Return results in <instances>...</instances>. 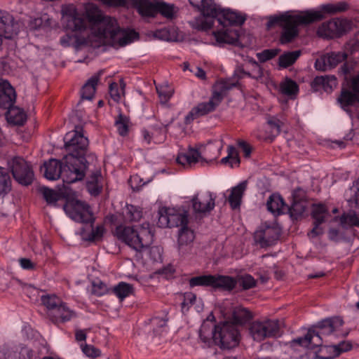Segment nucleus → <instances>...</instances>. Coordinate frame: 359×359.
Instances as JSON below:
<instances>
[{
  "mask_svg": "<svg viewBox=\"0 0 359 359\" xmlns=\"http://www.w3.org/2000/svg\"><path fill=\"white\" fill-rule=\"evenodd\" d=\"M280 90L284 95H293L297 93L299 88L295 81L290 79H287L280 84Z\"/></svg>",
  "mask_w": 359,
  "mask_h": 359,
  "instance_id": "47",
  "label": "nucleus"
},
{
  "mask_svg": "<svg viewBox=\"0 0 359 359\" xmlns=\"http://www.w3.org/2000/svg\"><path fill=\"white\" fill-rule=\"evenodd\" d=\"M306 201L305 191L300 189H296L292 193V201Z\"/></svg>",
  "mask_w": 359,
  "mask_h": 359,
  "instance_id": "60",
  "label": "nucleus"
},
{
  "mask_svg": "<svg viewBox=\"0 0 359 359\" xmlns=\"http://www.w3.org/2000/svg\"><path fill=\"white\" fill-rule=\"evenodd\" d=\"M233 322L238 327V325H243L252 318V313L247 309L241 306L235 307L232 312Z\"/></svg>",
  "mask_w": 359,
  "mask_h": 359,
  "instance_id": "32",
  "label": "nucleus"
},
{
  "mask_svg": "<svg viewBox=\"0 0 359 359\" xmlns=\"http://www.w3.org/2000/svg\"><path fill=\"white\" fill-rule=\"evenodd\" d=\"M266 206L268 210L272 213H286L287 205L280 195L272 194L266 202Z\"/></svg>",
  "mask_w": 359,
  "mask_h": 359,
  "instance_id": "30",
  "label": "nucleus"
},
{
  "mask_svg": "<svg viewBox=\"0 0 359 359\" xmlns=\"http://www.w3.org/2000/svg\"><path fill=\"white\" fill-rule=\"evenodd\" d=\"M340 224L343 228L347 229L351 226L359 227V217L354 211L344 213L340 217Z\"/></svg>",
  "mask_w": 359,
  "mask_h": 359,
  "instance_id": "39",
  "label": "nucleus"
},
{
  "mask_svg": "<svg viewBox=\"0 0 359 359\" xmlns=\"http://www.w3.org/2000/svg\"><path fill=\"white\" fill-rule=\"evenodd\" d=\"M280 232L276 227L262 224L254 233L255 243L261 248H267L273 245L278 239Z\"/></svg>",
  "mask_w": 359,
  "mask_h": 359,
  "instance_id": "15",
  "label": "nucleus"
},
{
  "mask_svg": "<svg viewBox=\"0 0 359 359\" xmlns=\"http://www.w3.org/2000/svg\"><path fill=\"white\" fill-rule=\"evenodd\" d=\"M42 304L46 306L48 311V315L53 314V311L63 303V302L55 294L42 295L41 297Z\"/></svg>",
  "mask_w": 359,
  "mask_h": 359,
  "instance_id": "35",
  "label": "nucleus"
},
{
  "mask_svg": "<svg viewBox=\"0 0 359 359\" xmlns=\"http://www.w3.org/2000/svg\"><path fill=\"white\" fill-rule=\"evenodd\" d=\"M280 50L278 48L265 49L260 53H257V57L261 62H265L273 57H275Z\"/></svg>",
  "mask_w": 359,
  "mask_h": 359,
  "instance_id": "50",
  "label": "nucleus"
},
{
  "mask_svg": "<svg viewBox=\"0 0 359 359\" xmlns=\"http://www.w3.org/2000/svg\"><path fill=\"white\" fill-rule=\"evenodd\" d=\"M68 154L62 161L52 158L46 162L41 169L50 180L62 177L64 183L72 184L82 180L90 166L96 167L97 157L88 151V140L76 130L67 133L64 137Z\"/></svg>",
  "mask_w": 359,
  "mask_h": 359,
  "instance_id": "1",
  "label": "nucleus"
},
{
  "mask_svg": "<svg viewBox=\"0 0 359 359\" xmlns=\"http://www.w3.org/2000/svg\"><path fill=\"white\" fill-rule=\"evenodd\" d=\"M322 343L323 339L320 337L318 331L313 328L309 329L304 337H297L290 341L291 347L299 345L311 351L318 348Z\"/></svg>",
  "mask_w": 359,
  "mask_h": 359,
  "instance_id": "19",
  "label": "nucleus"
},
{
  "mask_svg": "<svg viewBox=\"0 0 359 359\" xmlns=\"http://www.w3.org/2000/svg\"><path fill=\"white\" fill-rule=\"evenodd\" d=\"M333 348L334 355L339 356L342 352L351 350L352 345L349 342L341 341L337 345H333Z\"/></svg>",
  "mask_w": 359,
  "mask_h": 359,
  "instance_id": "55",
  "label": "nucleus"
},
{
  "mask_svg": "<svg viewBox=\"0 0 359 359\" xmlns=\"http://www.w3.org/2000/svg\"><path fill=\"white\" fill-rule=\"evenodd\" d=\"M20 266L22 269L27 270H33L36 267V264L33 263L29 259L21 258L19 260Z\"/></svg>",
  "mask_w": 359,
  "mask_h": 359,
  "instance_id": "61",
  "label": "nucleus"
},
{
  "mask_svg": "<svg viewBox=\"0 0 359 359\" xmlns=\"http://www.w3.org/2000/svg\"><path fill=\"white\" fill-rule=\"evenodd\" d=\"M76 316L74 311L71 310L65 303H62L56 310L53 311V314H49L51 320L57 323L59 321L66 322L71 320Z\"/></svg>",
  "mask_w": 359,
  "mask_h": 359,
  "instance_id": "28",
  "label": "nucleus"
},
{
  "mask_svg": "<svg viewBox=\"0 0 359 359\" xmlns=\"http://www.w3.org/2000/svg\"><path fill=\"white\" fill-rule=\"evenodd\" d=\"M114 234L118 240L122 241L137 252H141L147 248L152 240L150 231L143 227L137 230L133 226L119 225L116 226Z\"/></svg>",
  "mask_w": 359,
  "mask_h": 359,
  "instance_id": "6",
  "label": "nucleus"
},
{
  "mask_svg": "<svg viewBox=\"0 0 359 359\" xmlns=\"http://www.w3.org/2000/svg\"><path fill=\"white\" fill-rule=\"evenodd\" d=\"M113 292L120 299H123L133 292V285L124 282L119 283L113 288Z\"/></svg>",
  "mask_w": 359,
  "mask_h": 359,
  "instance_id": "44",
  "label": "nucleus"
},
{
  "mask_svg": "<svg viewBox=\"0 0 359 359\" xmlns=\"http://www.w3.org/2000/svg\"><path fill=\"white\" fill-rule=\"evenodd\" d=\"M100 177L101 172L100 169L95 168V170L92 172L87 182V189L92 195H98L101 191L102 187L98 184V180Z\"/></svg>",
  "mask_w": 359,
  "mask_h": 359,
  "instance_id": "36",
  "label": "nucleus"
},
{
  "mask_svg": "<svg viewBox=\"0 0 359 359\" xmlns=\"http://www.w3.org/2000/svg\"><path fill=\"white\" fill-rule=\"evenodd\" d=\"M215 197L212 194L207 192L199 196L196 195L191 199V206L195 213L205 214L210 212L215 208Z\"/></svg>",
  "mask_w": 359,
  "mask_h": 359,
  "instance_id": "20",
  "label": "nucleus"
},
{
  "mask_svg": "<svg viewBox=\"0 0 359 359\" xmlns=\"http://www.w3.org/2000/svg\"><path fill=\"white\" fill-rule=\"evenodd\" d=\"M194 238V231L187 225L180 229L177 238V248L180 254L184 255L190 252Z\"/></svg>",
  "mask_w": 359,
  "mask_h": 359,
  "instance_id": "21",
  "label": "nucleus"
},
{
  "mask_svg": "<svg viewBox=\"0 0 359 359\" xmlns=\"http://www.w3.org/2000/svg\"><path fill=\"white\" fill-rule=\"evenodd\" d=\"M209 330L210 327L208 326V323H206V321H204L199 331L200 338L203 342H207L209 340V337L207 335V333L208 332Z\"/></svg>",
  "mask_w": 359,
  "mask_h": 359,
  "instance_id": "59",
  "label": "nucleus"
},
{
  "mask_svg": "<svg viewBox=\"0 0 359 359\" xmlns=\"http://www.w3.org/2000/svg\"><path fill=\"white\" fill-rule=\"evenodd\" d=\"M67 28L72 31H82L86 28V22L80 17L70 15L67 18Z\"/></svg>",
  "mask_w": 359,
  "mask_h": 359,
  "instance_id": "43",
  "label": "nucleus"
},
{
  "mask_svg": "<svg viewBox=\"0 0 359 359\" xmlns=\"http://www.w3.org/2000/svg\"><path fill=\"white\" fill-rule=\"evenodd\" d=\"M167 320L165 318L154 317L151 319V323L154 326L161 328L166 325Z\"/></svg>",
  "mask_w": 359,
  "mask_h": 359,
  "instance_id": "64",
  "label": "nucleus"
},
{
  "mask_svg": "<svg viewBox=\"0 0 359 359\" xmlns=\"http://www.w3.org/2000/svg\"><path fill=\"white\" fill-rule=\"evenodd\" d=\"M130 4L137 12L144 17H154L157 14V2L150 0H127L126 6Z\"/></svg>",
  "mask_w": 359,
  "mask_h": 359,
  "instance_id": "23",
  "label": "nucleus"
},
{
  "mask_svg": "<svg viewBox=\"0 0 359 359\" xmlns=\"http://www.w3.org/2000/svg\"><path fill=\"white\" fill-rule=\"evenodd\" d=\"M20 353L7 348L0 350V359H20Z\"/></svg>",
  "mask_w": 359,
  "mask_h": 359,
  "instance_id": "56",
  "label": "nucleus"
},
{
  "mask_svg": "<svg viewBox=\"0 0 359 359\" xmlns=\"http://www.w3.org/2000/svg\"><path fill=\"white\" fill-rule=\"evenodd\" d=\"M11 169L14 179L22 185H29L34 180V172L26 161L20 157L13 158Z\"/></svg>",
  "mask_w": 359,
  "mask_h": 359,
  "instance_id": "14",
  "label": "nucleus"
},
{
  "mask_svg": "<svg viewBox=\"0 0 359 359\" xmlns=\"http://www.w3.org/2000/svg\"><path fill=\"white\" fill-rule=\"evenodd\" d=\"M352 28V22L347 19H332L323 22L318 29L317 33L324 38H339L346 34Z\"/></svg>",
  "mask_w": 359,
  "mask_h": 359,
  "instance_id": "12",
  "label": "nucleus"
},
{
  "mask_svg": "<svg viewBox=\"0 0 359 359\" xmlns=\"http://www.w3.org/2000/svg\"><path fill=\"white\" fill-rule=\"evenodd\" d=\"M124 217L128 222H138L142 217V212L138 208L133 205H128Z\"/></svg>",
  "mask_w": 359,
  "mask_h": 359,
  "instance_id": "45",
  "label": "nucleus"
},
{
  "mask_svg": "<svg viewBox=\"0 0 359 359\" xmlns=\"http://www.w3.org/2000/svg\"><path fill=\"white\" fill-rule=\"evenodd\" d=\"M329 215V211L325 205L313 204L312 206L311 216L314 220V226L308 235L312 237H316L323 234V229L320 227V225L325 222V219Z\"/></svg>",
  "mask_w": 359,
  "mask_h": 359,
  "instance_id": "18",
  "label": "nucleus"
},
{
  "mask_svg": "<svg viewBox=\"0 0 359 359\" xmlns=\"http://www.w3.org/2000/svg\"><path fill=\"white\" fill-rule=\"evenodd\" d=\"M21 23L9 13L0 10V37L12 39L19 33Z\"/></svg>",
  "mask_w": 359,
  "mask_h": 359,
  "instance_id": "16",
  "label": "nucleus"
},
{
  "mask_svg": "<svg viewBox=\"0 0 359 359\" xmlns=\"http://www.w3.org/2000/svg\"><path fill=\"white\" fill-rule=\"evenodd\" d=\"M267 123L269 125L271 129L272 130V133H275L276 135H278L280 133L283 123L278 118L271 116L268 118Z\"/></svg>",
  "mask_w": 359,
  "mask_h": 359,
  "instance_id": "54",
  "label": "nucleus"
},
{
  "mask_svg": "<svg viewBox=\"0 0 359 359\" xmlns=\"http://www.w3.org/2000/svg\"><path fill=\"white\" fill-rule=\"evenodd\" d=\"M210 334L213 344L223 351L236 348L241 339L237 326L230 321H222L215 324Z\"/></svg>",
  "mask_w": 359,
  "mask_h": 359,
  "instance_id": "5",
  "label": "nucleus"
},
{
  "mask_svg": "<svg viewBox=\"0 0 359 359\" xmlns=\"http://www.w3.org/2000/svg\"><path fill=\"white\" fill-rule=\"evenodd\" d=\"M63 208L72 219L83 224L81 231L84 240L97 242L102 239L104 228L102 226H97L93 229L95 219L88 205L79 201H72L65 204Z\"/></svg>",
  "mask_w": 359,
  "mask_h": 359,
  "instance_id": "4",
  "label": "nucleus"
},
{
  "mask_svg": "<svg viewBox=\"0 0 359 359\" xmlns=\"http://www.w3.org/2000/svg\"><path fill=\"white\" fill-rule=\"evenodd\" d=\"M247 187V182L243 181L238 184L236 187L232 188L231 194L228 198V201L231 208L233 210L240 208L241 199L243 196L244 191Z\"/></svg>",
  "mask_w": 359,
  "mask_h": 359,
  "instance_id": "29",
  "label": "nucleus"
},
{
  "mask_svg": "<svg viewBox=\"0 0 359 359\" xmlns=\"http://www.w3.org/2000/svg\"><path fill=\"white\" fill-rule=\"evenodd\" d=\"M228 156L230 158H235L236 159V164L239 165L240 163V158L238 156V152L236 150V149L233 146H229L228 147Z\"/></svg>",
  "mask_w": 359,
  "mask_h": 359,
  "instance_id": "63",
  "label": "nucleus"
},
{
  "mask_svg": "<svg viewBox=\"0 0 359 359\" xmlns=\"http://www.w3.org/2000/svg\"><path fill=\"white\" fill-rule=\"evenodd\" d=\"M337 100L341 106L344 108L353 105L355 102L358 101L359 96L348 90L342 89L341 95Z\"/></svg>",
  "mask_w": 359,
  "mask_h": 359,
  "instance_id": "40",
  "label": "nucleus"
},
{
  "mask_svg": "<svg viewBox=\"0 0 359 359\" xmlns=\"http://www.w3.org/2000/svg\"><path fill=\"white\" fill-rule=\"evenodd\" d=\"M238 144L239 147L242 149L243 152L244 153L245 157H250V154L252 152V149L250 146L243 140H239Z\"/></svg>",
  "mask_w": 359,
  "mask_h": 359,
  "instance_id": "62",
  "label": "nucleus"
},
{
  "mask_svg": "<svg viewBox=\"0 0 359 359\" xmlns=\"http://www.w3.org/2000/svg\"><path fill=\"white\" fill-rule=\"evenodd\" d=\"M245 20L244 17L229 9H222L220 16L218 17V22L223 27L229 25H241Z\"/></svg>",
  "mask_w": 359,
  "mask_h": 359,
  "instance_id": "26",
  "label": "nucleus"
},
{
  "mask_svg": "<svg viewBox=\"0 0 359 359\" xmlns=\"http://www.w3.org/2000/svg\"><path fill=\"white\" fill-rule=\"evenodd\" d=\"M337 86V79L335 76L325 75L316 76L311 83V87L315 91L320 88L327 93H330Z\"/></svg>",
  "mask_w": 359,
  "mask_h": 359,
  "instance_id": "24",
  "label": "nucleus"
},
{
  "mask_svg": "<svg viewBox=\"0 0 359 359\" xmlns=\"http://www.w3.org/2000/svg\"><path fill=\"white\" fill-rule=\"evenodd\" d=\"M103 71L100 70L96 74L90 77L83 85L81 89V99L90 100L93 99L96 90V86Z\"/></svg>",
  "mask_w": 359,
  "mask_h": 359,
  "instance_id": "27",
  "label": "nucleus"
},
{
  "mask_svg": "<svg viewBox=\"0 0 359 359\" xmlns=\"http://www.w3.org/2000/svg\"><path fill=\"white\" fill-rule=\"evenodd\" d=\"M349 8L348 3L340 1L337 4H327L320 6V11H306L297 15L283 14L280 16L270 17L266 23L269 29L276 25L283 29L280 36L283 44L291 42L299 34L297 27L309 25L325 18L324 13L336 14L347 11Z\"/></svg>",
  "mask_w": 359,
  "mask_h": 359,
  "instance_id": "2",
  "label": "nucleus"
},
{
  "mask_svg": "<svg viewBox=\"0 0 359 359\" xmlns=\"http://www.w3.org/2000/svg\"><path fill=\"white\" fill-rule=\"evenodd\" d=\"M11 190V180L6 170L0 167V196H5Z\"/></svg>",
  "mask_w": 359,
  "mask_h": 359,
  "instance_id": "42",
  "label": "nucleus"
},
{
  "mask_svg": "<svg viewBox=\"0 0 359 359\" xmlns=\"http://www.w3.org/2000/svg\"><path fill=\"white\" fill-rule=\"evenodd\" d=\"M344 324L343 320L339 317H333L323 320L319 322L315 328H318L321 331L318 332L320 334V337L323 334H330L337 330L339 327H341Z\"/></svg>",
  "mask_w": 359,
  "mask_h": 359,
  "instance_id": "25",
  "label": "nucleus"
},
{
  "mask_svg": "<svg viewBox=\"0 0 359 359\" xmlns=\"http://www.w3.org/2000/svg\"><path fill=\"white\" fill-rule=\"evenodd\" d=\"M109 93H110L111 98L114 101H116V102L119 101L121 95V93L119 92V90H118V84L114 82L110 84Z\"/></svg>",
  "mask_w": 359,
  "mask_h": 359,
  "instance_id": "57",
  "label": "nucleus"
},
{
  "mask_svg": "<svg viewBox=\"0 0 359 359\" xmlns=\"http://www.w3.org/2000/svg\"><path fill=\"white\" fill-rule=\"evenodd\" d=\"M346 52H332L323 55L315 62V67L317 70L327 71L334 68L338 64L345 61L347 58Z\"/></svg>",
  "mask_w": 359,
  "mask_h": 359,
  "instance_id": "17",
  "label": "nucleus"
},
{
  "mask_svg": "<svg viewBox=\"0 0 359 359\" xmlns=\"http://www.w3.org/2000/svg\"><path fill=\"white\" fill-rule=\"evenodd\" d=\"M210 147H205L203 144L196 145V147H189L187 151L181 152L177 157V162L184 167H191L192 165L198 162L208 163L207 158L210 161L217 158L218 149H215L216 155H212Z\"/></svg>",
  "mask_w": 359,
  "mask_h": 359,
  "instance_id": "9",
  "label": "nucleus"
},
{
  "mask_svg": "<svg viewBox=\"0 0 359 359\" xmlns=\"http://www.w3.org/2000/svg\"><path fill=\"white\" fill-rule=\"evenodd\" d=\"M85 11L89 22L93 25L94 34L104 43L112 46H123L138 38L136 32L121 29L115 18L104 16L95 4H86Z\"/></svg>",
  "mask_w": 359,
  "mask_h": 359,
  "instance_id": "3",
  "label": "nucleus"
},
{
  "mask_svg": "<svg viewBox=\"0 0 359 359\" xmlns=\"http://www.w3.org/2000/svg\"><path fill=\"white\" fill-rule=\"evenodd\" d=\"M213 34L219 43L235 44L239 37L238 32L231 29L214 32Z\"/></svg>",
  "mask_w": 359,
  "mask_h": 359,
  "instance_id": "31",
  "label": "nucleus"
},
{
  "mask_svg": "<svg viewBox=\"0 0 359 359\" xmlns=\"http://www.w3.org/2000/svg\"><path fill=\"white\" fill-rule=\"evenodd\" d=\"M92 286V294L98 297L104 295L109 290L106 284L101 280L93 281Z\"/></svg>",
  "mask_w": 359,
  "mask_h": 359,
  "instance_id": "53",
  "label": "nucleus"
},
{
  "mask_svg": "<svg viewBox=\"0 0 359 359\" xmlns=\"http://www.w3.org/2000/svg\"><path fill=\"white\" fill-rule=\"evenodd\" d=\"M249 332L253 339L257 341L266 338H276L281 335L279 321L271 319L252 322L250 325Z\"/></svg>",
  "mask_w": 359,
  "mask_h": 359,
  "instance_id": "10",
  "label": "nucleus"
},
{
  "mask_svg": "<svg viewBox=\"0 0 359 359\" xmlns=\"http://www.w3.org/2000/svg\"><path fill=\"white\" fill-rule=\"evenodd\" d=\"M160 13L163 16L172 19L174 17L175 11L172 5L164 2H157V13Z\"/></svg>",
  "mask_w": 359,
  "mask_h": 359,
  "instance_id": "49",
  "label": "nucleus"
},
{
  "mask_svg": "<svg viewBox=\"0 0 359 359\" xmlns=\"http://www.w3.org/2000/svg\"><path fill=\"white\" fill-rule=\"evenodd\" d=\"M228 85L226 82H218L214 86L212 95L210 100L207 102H202L193 108L191 111L185 117V123L189 124L191 122L200 116H204L211 111H213L216 107L221 103L226 93L231 89L232 86Z\"/></svg>",
  "mask_w": 359,
  "mask_h": 359,
  "instance_id": "7",
  "label": "nucleus"
},
{
  "mask_svg": "<svg viewBox=\"0 0 359 359\" xmlns=\"http://www.w3.org/2000/svg\"><path fill=\"white\" fill-rule=\"evenodd\" d=\"M250 63L252 65V69L250 72H245L244 69H241L240 72L243 75L251 77L257 81H263L264 72L262 67L254 60H250Z\"/></svg>",
  "mask_w": 359,
  "mask_h": 359,
  "instance_id": "41",
  "label": "nucleus"
},
{
  "mask_svg": "<svg viewBox=\"0 0 359 359\" xmlns=\"http://www.w3.org/2000/svg\"><path fill=\"white\" fill-rule=\"evenodd\" d=\"M201 2L203 17L196 18L193 26L198 30L206 31L212 27L214 18L218 20L222 9L212 0H202Z\"/></svg>",
  "mask_w": 359,
  "mask_h": 359,
  "instance_id": "11",
  "label": "nucleus"
},
{
  "mask_svg": "<svg viewBox=\"0 0 359 359\" xmlns=\"http://www.w3.org/2000/svg\"><path fill=\"white\" fill-rule=\"evenodd\" d=\"M128 122L129 118L120 114L118 118L116 120V126L120 135L125 136L128 132Z\"/></svg>",
  "mask_w": 359,
  "mask_h": 359,
  "instance_id": "48",
  "label": "nucleus"
},
{
  "mask_svg": "<svg viewBox=\"0 0 359 359\" xmlns=\"http://www.w3.org/2000/svg\"><path fill=\"white\" fill-rule=\"evenodd\" d=\"M39 191L48 205H56V203L62 198L60 193L46 187H40Z\"/></svg>",
  "mask_w": 359,
  "mask_h": 359,
  "instance_id": "37",
  "label": "nucleus"
},
{
  "mask_svg": "<svg viewBox=\"0 0 359 359\" xmlns=\"http://www.w3.org/2000/svg\"><path fill=\"white\" fill-rule=\"evenodd\" d=\"M190 288L194 287H211L215 290L231 291L235 288L236 282L232 277L223 275H201L189 279Z\"/></svg>",
  "mask_w": 359,
  "mask_h": 359,
  "instance_id": "8",
  "label": "nucleus"
},
{
  "mask_svg": "<svg viewBox=\"0 0 359 359\" xmlns=\"http://www.w3.org/2000/svg\"><path fill=\"white\" fill-rule=\"evenodd\" d=\"M301 54L299 50L285 52L278 57V65L282 68H287L297 61Z\"/></svg>",
  "mask_w": 359,
  "mask_h": 359,
  "instance_id": "34",
  "label": "nucleus"
},
{
  "mask_svg": "<svg viewBox=\"0 0 359 359\" xmlns=\"http://www.w3.org/2000/svg\"><path fill=\"white\" fill-rule=\"evenodd\" d=\"M149 256L155 262L161 260V250L158 246H152L149 249Z\"/></svg>",
  "mask_w": 359,
  "mask_h": 359,
  "instance_id": "58",
  "label": "nucleus"
},
{
  "mask_svg": "<svg viewBox=\"0 0 359 359\" xmlns=\"http://www.w3.org/2000/svg\"><path fill=\"white\" fill-rule=\"evenodd\" d=\"M16 99L15 89L8 81H0V108L11 109Z\"/></svg>",
  "mask_w": 359,
  "mask_h": 359,
  "instance_id": "22",
  "label": "nucleus"
},
{
  "mask_svg": "<svg viewBox=\"0 0 359 359\" xmlns=\"http://www.w3.org/2000/svg\"><path fill=\"white\" fill-rule=\"evenodd\" d=\"M307 205V201H292L290 206L287 205L286 213H289L292 219L297 220L303 216Z\"/></svg>",
  "mask_w": 359,
  "mask_h": 359,
  "instance_id": "33",
  "label": "nucleus"
},
{
  "mask_svg": "<svg viewBox=\"0 0 359 359\" xmlns=\"http://www.w3.org/2000/svg\"><path fill=\"white\" fill-rule=\"evenodd\" d=\"M80 346L83 353L88 358L95 359L101 355L100 350L93 345L81 344Z\"/></svg>",
  "mask_w": 359,
  "mask_h": 359,
  "instance_id": "51",
  "label": "nucleus"
},
{
  "mask_svg": "<svg viewBox=\"0 0 359 359\" xmlns=\"http://www.w3.org/2000/svg\"><path fill=\"white\" fill-rule=\"evenodd\" d=\"M158 225L162 228L185 226L188 224V212H178L175 209L163 207L158 210Z\"/></svg>",
  "mask_w": 359,
  "mask_h": 359,
  "instance_id": "13",
  "label": "nucleus"
},
{
  "mask_svg": "<svg viewBox=\"0 0 359 359\" xmlns=\"http://www.w3.org/2000/svg\"><path fill=\"white\" fill-rule=\"evenodd\" d=\"M196 300V295L191 292L184 294V300L181 304L183 312L188 311L191 306H192Z\"/></svg>",
  "mask_w": 359,
  "mask_h": 359,
  "instance_id": "52",
  "label": "nucleus"
},
{
  "mask_svg": "<svg viewBox=\"0 0 359 359\" xmlns=\"http://www.w3.org/2000/svg\"><path fill=\"white\" fill-rule=\"evenodd\" d=\"M333 345L331 346H323V343L318 348H316L313 351V355L311 359H329L334 355Z\"/></svg>",
  "mask_w": 359,
  "mask_h": 359,
  "instance_id": "38",
  "label": "nucleus"
},
{
  "mask_svg": "<svg viewBox=\"0 0 359 359\" xmlns=\"http://www.w3.org/2000/svg\"><path fill=\"white\" fill-rule=\"evenodd\" d=\"M233 279L236 282V285L238 284L245 290L252 288L256 285V280L249 274L239 276L237 277V279L233 278Z\"/></svg>",
  "mask_w": 359,
  "mask_h": 359,
  "instance_id": "46",
  "label": "nucleus"
}]
</instances>
